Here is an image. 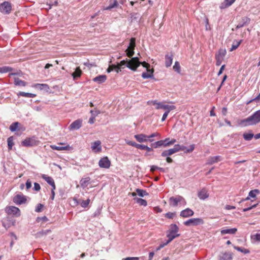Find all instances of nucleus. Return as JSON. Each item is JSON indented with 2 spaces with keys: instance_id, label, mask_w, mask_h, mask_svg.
<instances>
[{
  "instance_id": "obj_35",
  "label": "nucleus",
  "mask_w": 260,
  "mask_h": 260,
  "mask_svg": "<svg viewBox=\"0 0 260 260\" xmlns=\"http://www.w3.org/2000/svg\"><path fill=\"white\" fill-rule=\"evenodd\" d=\"M181 147H184V149L183 150H180V151H183L185 153H189V152H191L192 151H193V150H194V144H191L189 146V148H186L185 146H181Z\"/></svg>"
},
{
  "instance_id": "obj_28",
  "label": "nucleus",
  "mask_w": 260,
  "mask_h": 260,
  "mask_svg": "<svg viewBox=\"0 0 260 260\" xmlns=\"http://www.w3.org/2000/svg\"><path fill=\"white\" fill-rule=\"evenodd\" d=\"M173 61V55H166L165 56V64L167 67H169L171 66Z\"/></svg>"
},
{
  "instance_id": "obj_20",
  "label": "nucleus",
  "mask_w": 260,
  "mask_h": 260,
  "mask_svg": "<svg viewBox=\"0 0 260 260\" xmlns=\"http://www.w3.org/2000/svg\"><path fill=\"white\" fill-rule=\"evenodd\" d=\"M221 157L220 156H212L208 158L206 165H211L213 164L218 162V161H221Z\"/></svg>"
},
{
  "instance_id": "obj_9",
  "label": "nucleus",
  "mask_w": 260,
  "mask_h": 260,
  "mask_svg": "<svg viewBox=\"0 0 260 260\" xmlns=\"http://www.w3.org/2000/svg\"><path fill=\"white\" fill-rule=\"evenodd\" d=\"M12 10V6L9 2H4L0 5V12L5 14H9Z\"/></svg>"
},
{
  "instance_id": "obj_38",
  "label": "nucleus",
  "mask_w": 260,
  "mask_h": 260,
  "mask_svg": "<svg viewBox=\"0 0 260 260\" xmlns=\"http://www.w3.org/2000/svg\"><path fill=\"white\" fill-rule=\"evenodd\" d=\"M140 17V15L138 13H133L131 14V21L132 22L137 21Z\"/></svg>"
},
{
  "instance_id": "obj_24",
  "label": "nucleus",
  "mask_w": 260,
  "mask_h": 260,
  "mask_svg": "<svg viewBox=\"0 0 260 260\" xmlns=\"http://www.w3.org/2000/svg\"><path fill=\"white\" fill-rule=\"evenodd\" d=\"M236 0H224L223 3H222L220 6V8L221 9H225L230 6H231Z\"/></svg>"
},
{
  "instance_id": "obj_25",
  "label": "nucleus",
  "mask_w": 260,
  "mask_h": 260,
  "mask_svg": "<svg viewBox=\"0 0 260 260\" xmlns=\"http://www.w3.org/2000/svg\"><path fill=\"white\" fill-rule=\"evenodd\" d=\"M33 87L40 90H44L46 91H48L49 90V87L48 85L46 84L37 83L34 85Z\"/></svg>"
},
{
  "instance_id": "obj_58",
  "label": "nucleus",
  "mask_w": 260,
  "mask_h": 260,
  "mask_svg": "<svg viewBox=\"0 0 260 260\" xmlns=\"http://www.w3.org/2000/svg\"><path fill=\"white\" fill-rule=\"evenodd\" d=\"M134 50L126 49V54L128 57H131L134 55Z\"/></svg>"
},
{
  "instance_id": "obj_33",
  "label": "nucleus",
  "mask_w": 260,
  "mask_h": 260,
  "mask_svg": "<svg viewBox=\"0 0 260 260\" xmlns=\"http://www.w3.org/2000/svg\"><path fill=\"white\" fill-rule=\"evenodd\" d=\"M134 200L141 206H146L147 205L146 201L141 198H135Z\"/></svg>"
},
{
  "instance_id": "obj_22",
  "label": "nucleus",
  "mask_w": 260,
  "mask_h": 260,
  "mask_svg": "<svg viewBox=\"0 0 260 260\" xmlns=\"http://www.w3.org/2000/svg\"><path fill=\"white\" fill-rule=\"evenodd\" d=\"M250 22V19L248 17H243L242 19V23H239L236 26L235 29L232 28V30H237L240 28L242 27L244 25L248 24Z\"/></svg>"
},
{
  "instance_id": "obj_46",
  "label": "nucleus",
  "mask_w": 260,
  "mask_h": 260,
  "mask_svg": "<svg viewBox=\"0 0 260 260\" xmlns=\"http://www.w3.org/2000/svg\"><path fill=\"white\" fill-rule=\"evenodd\" d=\"M95 114H94V116H91V117L89 119V123L90 124H93L94 123L95 121V118L96 116H98L100 113V111L99 110H96L95 111Z\"/></svg>"
},
{
  "instance_id": "obj_14",
  "label": "nucleus",
  "mask_w": 260,
  "mask_h": 260,
  "mask_svg": "<svg viewBox=\"0 0 260 260\" xmlns=\"http://www.w3.org/2000/svg\"><path fill=\"white\" fill-rule=\"evenodd\" d=\"M134 138L139 143H144L148 141L151 142L153 141L152 139H148V135L144 134L135 135Z\"/></svg>"
},
{
  "instance_id": "obj_2",
  "label": "nucleus",
  "mask_w": 260,
  "mask_h": 260,
  "mask_svg": "<svg viewBox=\"0 0 260 260\" xmlns=\"http://www.w3.org/2000/svg\"><path fill=\"white\" fill-rule=\"evenodd\" d=\"M140 64H142V66L145 68L146 69L150 68V65L145 61H139V58L137 57H133L131 59L128 60L127 64V67L131 70L135 71Z\"/></svg>"
},
{
  "instance_id": "obj_30",
  "label": "nucleus",
  "mask_w": 260,
  "mask_h": 260,
  "mask_svg": "<svg viewBox=\"0 0 260 260\" xmlns=\"http://www.w3.org/2000/svg\"><path fill=\"white\" fill-rule=\"evenodd\" d=\"M82 74V71L79 67H77L75 71L72 73V76L74 80H76L77 78H79L81 76Z\"/></svg>"
},
{
  "instance_id": "obj_43",
  "label": "nucleus",
  "mask_w": 260,
  "mask_h": 260,
  "mask_svg": "<svg viewBox=\"0 0 260 260\" xmlns=\"http://www.w3.org/2000/svg\"><path fill=\"white\" fill-rule=\"evenodd\" d=\"M234 248L238 251H240L244 254H248L250 252V251L248 249L243 248L242 247L235 246H234Z\"/></svg>"
},
{
  "instance_id": "obj_10",
  "label": "nucleus",
  "mask_w": 260,
  "mask_h": 260,
  "mask_svg": "<svg viewBox=\"0 0 260 260\" xmlns=\"http://www.w3.org/2000/svg\"><path fill=\"white\" fill-rule=\"evenodd\" d=\"M59 145H64V146H57L55 145H51L50 148L53 150H56L58 151H71L73 149V147L70 146L66 143H59Z\"/></svg>"
},
{
  "instance_id": "obj_5",
  "label": "nucleus",
  "mask_w": 260,
  "mask_h": 260,
  "mask_svg": "<svg viewBox=\"0 0 260 260\" xmlns=\"http://www.w3.org/2000/svg\"><path fill=\"white\" fill-rule=\"evenodd\" d=\"M184 148V147H181L180 145L176 144L173 148H170L169 149L163 151L161 154V155L162 157L169 156L176 152H179L180 151V150H183Z\"/></svg>"
},
{
  "instance_id": "obj_4",
  "label": "nucleus",
  "mask_w": 260,
  "mask_h": 260,
  "mask_svg": "<svg viewBox=\"0 0 260 260\" xmlns=\"http://www.w3.org/2000/svg\"><path fill=\"white\" fill-rule=\"evenodd\" d=\"M179 231L178 227L175 224H172L170 225V229L167 234L169 242H171L175 238L179 237V234H178Z\"/></svg>"
},
{
  "instance_id": "obj_39",
  "label": "nucleus",
  "mask_w": 260,
  "mask_h": 260,
  "mask_svg": "<svg viewBox=\"0 0 260 260\" xmlns=\"http://www.w3.org/2000/svg\"><path fill=\"white\" fill-rule=\"evenodd\" d=\"M152 146L154 148L160 147L161 146L164 147V140L157 141L154 143L152 144Z\"/></svg>"
},
{
  "instance_id": "obj_29",
  "label": "nucleus",
  "mask_w": 260,
  "mask_h": 260,
  "mask_svg": "<svg viewBox=\"0 0 260 260\" xmlns=\"http://www.w3.org/2000/svg\"><path fill=\"white\" fill-rule=\"evenodd\" d=\"M90 180V178L88 177L82 178L80 182L81 186L84 188L87 187L89 183Z\"/></svg>"
},
{
  "instance_id": "obj_44",
  "label": "nucleus",
  "mask_w": 260,
  "mask_h": 260,
  "mask_svg": "<svg viewBox=\"0 0 260 260\" xmlns=\"http://www.w3.org/2000/svg\"><path fill=\"white\" fill-rule=\"evenodd\" d=\"M173 70L177 73L180 74L181 72V68L178 61H176L173 66Z\"/></svg>"
},
{
  "instance_id": "obj_49",
  "label": "nucleus",
  "mask_w": 260,
  "mask_h": 260,
  "mask_svg": "<svg viewBox=\"0 0 260 260\" xmlns=\"http://www.w3.org/2000/svg\"><path fill=\"white\" fill-rule=\"evenodd\" d=\"M8 149L9 150L12 149L13 146L14 145L13 138L12 137L8 138L7 140Z\"/></svg>"
},
{
  "instance_id": "obj_53",
  "label": "nucleus",
  "mask_w": 260,
  "mask_h": 260,
  "mask_svg": "<svg viewBox=\"0 0 260 260\" xmlns=\"http://www.w3.org/2000/svg\"><path fill=\"white\" fill-rule=\"evenodd\" d=\"M175 212H168L165 214V217L169 219H172L175 216Z\"/></svg>"
},
{
  "instance_id": "obj_36",
  "label": "nucleus",
  "mask_w": 260,
  "mask_h": 260,
  "mask_svg": "<svg viewBox=\"0 0 260 260\" xmlns=\"http://www.w3.org/2000/svg\"><path fill=\"white\" fill-rule=\"evenodd\" d=\"M42 178L44 179L49 184L51 185L54 182L52 177L47 176L46 175L43 174Z\"/></svg>"
},
{
  "instance_id": "obj_60",
  "label": "nucleus",
  "mask_w": 260,
  "mask_h": 260,
  "mask_svg": "<svg viewBox=\"0 0 260 260\" xmlns=\"http://www.w3.org/2000/svg\"><path fill=\"white\" fill-rule=\"evenodd\" d=\"M170 242H169V241L168 240L166 242L164 243H162V244H161L159 245V246L156 248V250H160L162 248H163L164 246H166L167 245H168Z\"/></svg>"
},
{
  "instance_id": "obj_31",
  "label": "nucleus",
  "mask_w": 260,
  "mask_h": 260,
  "mask_svg": "<svg viewBox=\"0 0 260 260\" xmlns=\"http://www.w3.org/2000/svg\"><path fill=\"white\" fill-rule=\"evenodd\" d=\"M113 70H115L117 73H119L120 71H121L120 70H119V66L112 64L109 67V68L107 70V72L108 73H110Z\"/></svg>"
},
{
  "instance_id": "obj_3",
  "label": "nucleus",
  "mask_w": 260,
  "mask_h": 260,
  "mask_svg": "<svg viewBox=\"0 0 260 260\" xmlns=\"http://www.w3.org/2000/svg\"><path fill=\"white\" fill-rule=\"evenodd\" d=\"M147 104L149 105H153L155 106L156 109H164L166 111H172L176 109V106L174 105H170L166 104L165 102H157V101H149L147 102Z\"/></svg>"
},
{
  "instance_id": "obj_19",
  "label": "nucleus",
  "mask_w": 260,
  "mask_h": 260,
  "mask_svg": "<svg viewBox=\"0 0 260 260\" xmlns=\"http://www.w3.org/2000/svg\"><path fill=\"white\" fill-rule=\"evenodd\" d=\"M22 144L24 146H32L36 144V141L34 138H28L22 142Z\"/></svg>"
},
{
  "instance_id": "obj_56",
  "label": "nucleus",
  "mask_w": 260,
  "mask_h": 260,
  "mask_svg": "<svg viewBox=\"0 0 260 260\" xmlns=\"http://www.w3.org/2000/svg\"><path fill=\"white\" fill-rule=\"evenodd\" d=\"M205 29L206 30H210L211 29V27L209 25V19L207 18H205Z\"/></svg>"
},
{
  "instance_id": "obj_34",
  "label": "nucleus",
  "mask_w": 260,
  "mask_h": 260,
  "mask_svg": "<svg viewBox=\"0 0 260 260\" xmlns=\"http://www.w3.org/2000/svg\"><path fill=\"white\" fill-rule=\"evenodd\" d=\"M243 138L246 141H250L254 137V134L252 133H244Z\"/></svg>"
},
{
  "instance_id": "obj_54",
  "label": "nucleus",
  "mask_w": 260,
  "mask_h": 260,
  "mask_svg": "<svg viewBox=\"0 0 260 260\" xmlns=\"http://www.w3.org/2000/svg\"><path fill=\"white\" fill-rule=\"evenodd\" d=\"M89 202V199H87V200L85 201H82V202L81 203V206L82 207L85 208L88 205Z\"/></svg>"
},
{
  "instance_id": "obj_62",
  "label": "nucleus",
  "mask_w": 260,
  "mask_h": 260,
  "mask_svg": "<svg viewBox=\"0 0 260 260\" xmlns=\"http://www.w3.org/2000/svg\"><path fill=\"white\" fill-rule=\"evenodd\" d=\"M128 61V60L126 61V60H123L121 61L120 62V63H119L117 66H119V70H120V67H122V66L126 64V66H127Z\"/></svg>"
},
{
  "instance_id": "obj_42",
  "label": "nucleus",
  "mask_w": 260,
  "mask_h": 260,
  "mask_svg": "<svg viewBox=\"0 0 260 260\" xmlns=\"http://www.w3.org/2000/svg\"><path fill=\"white\" fill-rule=\"evenodd\" d=\"M135 41L136 39L134 38H132L130 40V43L127 49L134 50L135 47Z\"/></svg>"
},
{
  "instance_id": "obj_55",
  "label": "nucleus",
  "mask_w": 260,
  "mask_h": 260,
  "mask_svg": "<svg viewBox=\"0 0 260 260\" xmlns=\"http://www.w3.org/2000/svg\"><path fill=\"white\" fill-rule=\"evenodd\" d=\"M156 137H158V138H160V135L159 133L156 132V133H153L151 134V135L148 136V139H151V138Z\"/></svg>"
},
{
  "instance_id": "obj_7",
  "label": "nucleus",
  "mask_w": 260,
  "mask_h": 260,
  "mask_svg": "<svg viewBox=\"0 0 260 260\" xmlns=\"http://www.w3.org/2000/svg\"><path fill=\"white\" fill-rule=\"evenodd\" d=\"M5 211L8 214L12 215L15 217H19L21 215L20 209L15 206L7 207Z\"/></svg>"
},
{
  "instance_id": "obj_48",
  "label": "nucleus",
  "mask_w": 260,
  "mask_h": 260,
  "mask_svg": "<svg viewBox=\"0 0 260 260\" xmlns=\"http://www.w3.org/2000/svg\"><path fill=\"white\" fill-rule=\"evenodd\" d=\"M12 70V68L9 67H0V73H7Z\"/></svg>"
},
{
  "instance_id": "obj_17",
  "label": "nucleus",
  "mask_w": 260,
  "mask_h": 260,
  "mask_svg": "<svg viewBox=\"0 0 260 260\" xmlns=\"http://www.w3.org/2000/svg\"><path fill=\"white\" fill-rule=\"evenodd\" d=\"M147 72H143L142 74V77L143 79H149L152 78L153 77L154 69L153 68L150 69L149 68L146 69Z\"/></svg>"
},
{
  "instance_id": "obj_51",
  "label": "nucleus",
  "mask_w": 260,
  "mask_h": 260,
  "mask_svg": "<svg viewBox=\"0 0 260 260\" xmlns=\"http://www.w3.org/2000/svg\"><path fill=\"white\" fill-rule=\"evenodd\" d=\"M225 54V51L220 50L218 51V54L216 55V58H224Z\"/></svg>"
},
{
  "instance_id": "obj_57",
  "label": "nucleus",
  "mask_w": 260,
  "mask_h": 260,
  "mask_svg": "<svg viewBox=\"0 0 260 260\" xmlns=\"http://www.w3.org/2000/svg\"><path fill=\"white\" fill-rule=\"evenodd\" d=\"M164 140V147H165L170 146V138H166V139H165V140Z\"/></svg>"
},
{
  "instance_id": "obj_40",
  "label": "nucleus",
  "mask_w": 260,
  "mask_h": 260,
  "mask_svg": "<svg viewBox=\"0 0 260 260\" xmlns=\"http://www.w3.org/2000/svg\"><path fill=\"white\" fill-rule=\"evenodd\" d=\"M242 41V40L234 41V42L232 45V47L230 49V51H232L234 50H236L239 46V45L241 43Z\"/></svg>"
},
{
  "instance_id": "obj_1",
  "label": "nucleus",
  "mask_w": 260,
  "mask_h": 260,
  "mask_svg": "<svg viewBox=\"0 0 260 260\" xmlns=\"http://www.w3.org/2000/svg\"><path fill=\"white\" fill-rule=\"evenodd\" d=\"M260 122V110L254 112L252 115L248 118L240 120L239 125L242 126L256 125Z\"/></svg>"
},
{
  "instance_id": "obj_27",
  "label": "nucleus",
  "mask_w": 260,
  "mask_h": 260,
  "mask_svg": "<svg viewBox=\"0 0 260 260\" xmlns=\"http://www.w3.org/2000/svg\"><path fill=\"white\" fill-rule=\"evenodd\" d=\"M110 4L109 6L105 8L104 10H109L113 8L117 7L118 4L117 0H110Z\"/></svg>"
},
{
  "instance_id": "obj_41",
  "label": "nucleus",
  "mask_w": 260,
  "mask_h": 260,
  "mask_svg": "<svg viewBox=\"0 0 260 260\" xmlns=\"http://www.w3.org/2000/svg\"><path fill=\"white\" fill-rule=\"evenodd\" d=\"M18 95L27 98H34L36 96L35 94L24 92H20Z\"/></svg>"
},
{
  "instance_id": "obj_37",
  "label": "nucleus",
  "mask_w": 260,
  "mask_h": 260,
  "mask_svg": "<svg viewBox=\"0 0 260 260\" xmlns=\"http://www.w3.org/2000/svg\"><path fill=\"white\" fill-rule=\"evenodd\" d=\"M14 84L17 86H25L26 85V83L24 81L18 78H14Z\"/></svg>"
},
{
  "instance_id": "obj_23",
  "label": "nucleus",
  "mask_w": 260,
  "mask_h": 260,
  "mask_svg": "<svg viewBox=\"0 0 260 260\" xmlns=\"http://www.w3.org/2000/svg\"><path fill=\"white\" fill-rule=\"evenodd\" d=\"M107 79V76L105 75H102L95 77L93 79V81L95 82L98 83V84H101L106 81Z\"/></svg>"
},
{
  "instance_id": "obj_50",
  "label": "nucleus",
  "mask_w": 260,
  "mask_h": 260,
  "mask_svg": "<svg viewBox=\"0 0 260 260\" xmlns=\"http://www.w3.org/2000/svg\"><path fill=\"white\" fill-rule=\"evenodd\" d=\"M225 54V51L220 50L218 51V54L216 55V58H224Z\"/></svg>"
},
{
  "instance_id": "obj_11",
  "label": "nucleus",
  "mask_w": 260,
  "mask_h": 260,
  "mask_svg": "<svg viewBox=\"0 0 260 260\" xmlns=\"http://www.w3.org/2000/svg\"><path fill=\"white\" fill-rule=\"evenodd\" d=\"M91 149L94 153H100L102 150L101 142L100 140H97L91 143Z\"/></svg>"
},
{
  "instance_id": "obj_6",
  "label": "nucleus",
  "mask_w": 260,
  "mask_h": 260,
  "mask_svg": "<svg viewBox=\"0 0 260 260\" xmlns=\"http://www.w3.org/2000/svg\"><path fill=\"white\" fill-rule=\"evenodd\" d=\"M179 203L183 205L186 204V202L184 199L181 196H178L175 197H172L169 199V204L171 206H177Z\"/></svg>"
},
{
  "instance_id": "obj_16",
  "label": "nucleus",
  "mask_w": 260,
  "mask_h": 260,
  "mask_svg": "<svg viewBox=\"0 0 260 260\" xmlns=\"http://www.w3.org/2000/svg\"><path fill=\"white\" fill-rule=\"evenodd\" d=\"M194 212L189 208H186L182 210L180 214V215L184 218H187L192 216Z\"/></svg>"
},
{
  "instance_id": "obj_13",
  "label": "nucleus",
  "mask_w": 260,
  "mask_h": 260,
  "mask_svg": "<svg viewBox=\"0 0 260 260\" xmlns=\"http://www.w3.org/2000/svg\"><path fill=\"white\" fill-rule=\"evenodd\" d=\"M13 201L16 205H21L25 204L26 202L27 199L26 196L23 194H18L13 198Z\"/></svg>"
},
{
  "instance_id": "obj_12",
  "label": "nucleus",
  "mask_w": 260,
  "mask_h": 260,
  "mask_svg": "<svg viewBox=\"0 0 260 260\" xmlns=\"http://www.w3.org/2000/svg\"><path fill=\"white\" fill-rule=\"evenodd\" d=\"M99 166L101 168L109 169L111 166V161L107 156H105L100 159Z\"/></svg>"
},
{
  "instance_id": "obj_21",
  "label": "nucleus",
  "mask_w": 260,
  "mask_h": 260,
  "mask_svg": "<svg viewBox=\"0 0 260 260\" xmlns=\"http://www.w3.org/2000/svg\"><path fill=\"white\" fill-rule=\"evenodd\" d=\"M198 196L201 200H204L209 197V193L205 188H203L198 192Z\"/></svg>"
},
{
  "instance_id": "obj_47",
  "label": "nucleus",
  "mask_w": 260,
  "mask_h": 260,
  "mask_svg": "<svg viewBox=\"0 0 260 260\" xmlns=\"http://www.w3.org/2000/svg\"><path fill=\"white\" fill-rule=\"evenodd\" d=\"M136 192L138 195L141 197H143L145 196L148 195V193L146 192V191L143 189H137Z\"/></svg>"
},
{
  "instance_id": "obj_26",
  "label": "nucleus",
  "mask_w": 260,
  "mask_h": 260,
  "mask_svg": "<svg viewBox=\"0 0 260 260\" xmlns=\"http://www.w3.org/2000/svg\"><path fill=\"white\" fill-rule=\"evenodd\" d=\"M237 231V229L232 228V229H229L222 230H221L220 233L222 235L235 234Z\"/></svg>"
},
{
  "instance_id": "obj_61",
  "label": "nucleus",
  "mask_w": 260,
  "mask_h": 260,
  "mask_svg": "<svg viewBox=\"0 0 260 260\" xmlns=\"http://www.w3.org/2000/svg\"><path fill=\"white\" fill-rule=\"evenodd\" d=\"M126 143L127 144H128V145H129L130 146L135 147L136 148L137 147V144H138V143H136L135 142L131 141H126Z\"/></svg>"
},
{
  "instance_id": "obj_59",
  "label": "nucleus",
  "mask_w": 260,
  "mask_h": 260,
  "mask_svg": "<svg viewBox=\"0 0 260 260\" xmlns=\"http://www.w3.org/2000/svg\"><path fill=\"white\" fill-rule=\"evenodd\" d=\"M84 65L89 68L92 67H96V65L94 63H90L88 61L84 62Z\"/></svg>"
},
{
  "instance_id": "obj_32",
  "label": "nucleus",
  "mask_w": 260,
  "mask_h": 260,
  "mask_svg": "<svg viewBox=\"0 0 260 260\" xmlns=\"http://www.w3.org/2000/svg\"><path fill=\"white\" fill-rule=\"evenodd\" d=\"M259 193V190L258 189H254L251 190L249 192L248 197L245 199V200H248L251 198H255L256 197V194H258Z\"/></svg>"
},
{
  "instance_id": "obj_45",
  "label": "nucleus",
  "mask_w": 260,
  "mask_h": 260,
  "mask_svg": "<svg viewBox=\"0 0 260 260\" xmlns=\"http://www.w3.org/2000/svg\"><path fill=\"white\" fill-rule=\"evenodd\" d=\"M251 239L254 242L260 241V233L252 235L251 236Z\"/></svg>"
},
{
  "instance_id": "obj_64",
  "label": "nucleus",
  "mask_w": 260,
  "mask_h": 260,
  "mask_svg": "<svg viewBox=\"0 0 260 260\" xmlns=\"http://www.w3.org/2000/svg\"><path fill=\"white\" fill-rule=\"evenodd\" d=\"M139 258L138 257H128L123 258V260H139Z\"/></svg>"
},
{
  "instance_id": "obj_15",
  "label": "nucleus",
  "mask_w": 260,
  "mask_h": 260,
  "mask_svg": "<svg viewBox=\"0 0 260 260\" xmlns=\"http://www.w3.org/2000/svg\"><path fill=\"white\" fill-rule=\"evenodd\" d=\"M82 124V120L80 119H77L71 124L69 128L70 131L78 129L81 127Z\"/></svg>"
},
{
  "instance_id": "obj_18",
  "label": "nucleus",
  "mask_w": 260,
  "mask_h": 260,
  "mask_svg": "<svg viewBox=\"0 0 260 260\" xmlns=\"http://www.w3.org/2000/svg\"><path fill=\"white\" fill-rule=\"evenodd\" d=\"M19 125H20V123L19 122H14L12 124H11V125L10 126V127H9L10 130L11 132H15L17 130L24 131L25 129V127L23 126H21L19 127Z\"/></svg>"
},
{
  "instance_id": "obj_52",
  "label": "nucleus",
  "mask_w": 260,
  "mask_h": 260,
  "mask_svg": "<svg viewBox=\"0 0 260 260\" xmlns=\"http://www.w3.org/2000/svg\"><path fill=\"white\" fill-rule=\"evenodd\" d=\"M232 258L231 254L224 253L220 257V260H231Z\"/></svg>"
},
{
  "instance_id": "obj_63",
  "label": "nucleus",
  "mask_w": 260,
  "mask_h": 260,
  "mask_svg": "<svg viewBox=\"0 0 260 260\" xmlns=\"http://www.w3.org/2000/svg\"><path fill=\"white\" fill-rule=\"evenodd\" d=\"M170 111H165V112L163 114L162 118H161V121H165L166 119V118H167V116H168V114H169V113H170Z\"/></svg>"
},
{
  "instance_id": "obj_8",
  "label": "nucleus",
  "mask_w": 260,
  "mask_h": 260,
  "mask_svg": "<svg viewBox=\"0 0 260 260\" xmlns=\"http://www.w3.org/2000/svg\"><path fill=\"white\" fill-rule=\"evenodd\" d=\"M204 221L202 218H190L184 222V224L186 226L191 225H198L203 224Z\"/></svg>"
}]
</instances>
